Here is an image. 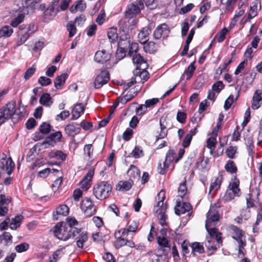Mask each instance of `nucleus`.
Wrapping results in <instances>:
<instances>
[{"instance_id":"1","label":"nucleus","mask_w":262,"mask_h":262,"mask_svg":"<svg viewBox=\"0 0 262 262\" xmlns=\"http://www.w3.org/2000/svg\"><path fill=\"white\" fill-rule=\"evenodd\" d=\"M55 237L60 240L67 241L71 237H75L80 232V229L67 227L63 222L57 223L51 230Z\"/></svg>"},{"instance_id":"2","label":"nucleus","mask_w":262,"mask_h":262,"mask_svg":"<svg viewBox=\"0 0 262 262\" xmlns=\"http://www.w3.org/2000/svg\"><path fill=\"white\" fill-rule=\"evenodd\" d=\"M17 108L15 102H8L0 108V126L11 119L13 123L18 122L19 114L16 112Z\"/></svg>"},{"instance_id":"3","label":"nucleus","mask_w":262,"mask_h":262,"mask_svg":"<svg viewBox=\"0 0 262 262\" xmlns=\"http://www.w3.org/2000/svg\"><path fill=\"white\" fill-rule=\"evenodd\" d=\"M165 199V192L161 191L156 198V203L154 205V210L156 212L160 210L159 212V223L162 226L166 225V216L165 212L166 211L167 206V204H164V201Z\"/></svg>"},{"instance_id":"4","label":"nucleus","mask_w":262,"mask_h":262,"mask_svg":"<svg viewBox=\"0 0 262 262\" xmlns=\"http://www.w3.org/2000/svg\"><path fill=\"white\" fill-rule=\"evenodd\" d=\"M112 185L107 181H101L93 187V194L98 200H102L108 198L111 193Z\"/></svg>"},{"instance_id":"5","label":"nucleus","mask_w":262,"mask_h":262,"mask_svg":"<svg viewBox=\"0 0 262 262\" xmlns=\"http://www.w3.org/2000/svg\"><path fill=\"white\" fill-rule=\"evenodd\" d=\"M144 7L142 0H136L135 4L132 3L127 6L124 13L125 17L129 19L134 18L137 14L140 13L141 10Z\"/></svg>"},{"instance_id":"6","label":"nucleus","mask_w":262,"mask_h":262,"mask_svg":"<svg viewBox=\"0 0 262 262\" xmlns=\"http://www.w3.org/2000/svg\"><path fill=\"white\" fill-rule=\"evenodd\" d=\"M80 207L87 216H92L96 211V206L93 201L87 197L84 198L81 201Z\"/></svg>"},{"instance_id":"7","label":"nucleus","mask_w":262,"mask_h":262,"mask_svg":"<svg viewBox=\"0 0 262 262\" xmlns=\"http://www.w3.org/2000/svg\"><path fill=\"white\" fill-rule=\"evenodd\" d=\"M206 217L205 227L211 226L212 223L215 225L219 221V213L215 204L210 206Z\"/></svg>"},{"instance_id":"8","label":"nucleus","mask_w":262,"mask_h":262,"mask_svg":"<svg viewBox=\"0 0 262 262\" xmlns=\"http://www.w3.org/2000/svg\"><path fill=\"white\" fill-rule=\"evenodd\" d=\"M157 238L158 247L156 251L159 254H168L171 249L169 241L165 236H159Z\"/></svg>"},{"instance_id":"9","label":"nucleus","mask_w":262,"mask_h":262,"mask_svg":"<svg viewBox=\"0 0 262 262\" xmlns=\"http://www.w3.org/2000/svg\"><path fill=\"white\" fill-rule=\"evenodd\" d=\"M170 32L169 26L165 23L158 25L153 33V37L155 39H160L162 37L165 38Z\"/></svg>"},{"instance_id":"10","label":"nucleus","mask_w":262,"mask_h":262,"mask_svg":"<svg viewBox=\"0 0 262 262\" xmlns=\"http://www.w3.org/2000/svg\"><path fill=\"white\" fill-rule=\"evenodd\" d=\"M110 73L106 70H102L96 76L94 84L95 89H99L110 80Z\"/></svg>"},{"instance_id":"11","label":"nucleus","mask_w":262,"mask_h":262,"mask_svg":"<svg viewBox=\"0 0 262 262\" xmlns=\"http://www.w3.org/2000/svg\"><path fill=\"white\" fill-rule=\"evenodd\" d=\"M94 174V168H91L79 183L80 187L83 190H87L91 186L92 179Z\"/></svg>"},{"instance_id":"12","label":"nucleus","mask_w":262,"mask_h":262,"mask_svg":"<svg viewBox=\"0 0 262 262\" xmlns=\"http://www.w3.org/2000/svg\"><path fill=\"white\" fill-rule=\"evenodd\" d=\"M192 209V206L189 203L177 201L174 207L175 213L177 215L184 214Z\"/></svg>"},{"instance_id":"13","label":"nucleus","mask_w":262,"mask_h":262,"mask_svg":"<svg viewBox=\"0 0 262 262\" xmlns=\"http://www.w3.org/2000/svg\"><path fill=\"white\" fill-rule=\"evenodd\" d=\"M111 57V54L107 52L105 50L98 51L95 53L94 60L100 63H104L108 61Z\"/></svg>"},{"instance_id":"14","label":"nucleus","mask_w":262,"mask_h":262,"mask_svg":"<svg viewBox=\"0 0 262 262\" xmlns=\"http://www.w3.org/2000/svg\"><path fill=\"white\" fill-rule=\"evenodd\" d=\"M210 226H208L207 227H205L206 230L208 232L209 235V237H207V241L209 243H211V239L212 238L215 239L216 242L220 244L222 242V240L221 238V233L218 232V230L217 228L215 227L209 228Z\"/></svg>"},{"instance_id":"15","label":"nucleus","mask_w":262,"mask_h":262,"mask_svg":"<svg viewBox=\"0 0 262 262\" xmlns=\"http://www.w3.org/2000/svg\"><path fill=\"white\" fill-rule=\"evenodd\" d=\"M69 212V207L66 205H61L57 207L55 211L53 213V219L54 221L58 220V215L67 216Z\"/></svg>"},{"instance_id":"16","label":"nucleus","mask_w":262,"mask_h":262,"mask_svg":"<svg viewBox=\"0 0 262 262\" xmlns=\"http://www.w3.org/2000/svg\"><path fill=\"white\" fill-rule=\"evenodd\" d=\"M224 176V171H220L218 176L215 179L213 182H211L210 186L209 193L212 190L216 191L220 188L221 184L223 182Z\"/></svg>"},{"instance_id":"17","label":"nucleus","mask_w":262,"mask_h":262,"mask_svg":"<svg viewBox=\"0 0 262 262\" xmlns=\"http://www.w3.org/2000/svg\"><path fill=\"white\" fill-rule=\"evenodd\" d=\"M69 75L66 73H63L57 76L54 81V86L57 90H61L64 85L66 81L68 79Z\"/></svg>"},{"instance_id":"18","label":"nucleus","mask_w":262,"mask_h":262,"mask_svg":"<svg viewBox=\"0 0 262 262\" xmlns=\"http://www.w3.org/2000/svg\"><path fill=\"white\" fill-rule=\"evenodd\" d=\"M86 8V5L85 2L83 0H79L76 1L70 7V11L72 13H75L78 11L80 12L84 11Z\"/></svg>"},{"instance_id":"19","label":"nucleus","mask_w":262,"mask_h":262,"mask_svg":"<svg viewBox=\"0 0 262 262\" xmlns=\"http://www.w3.org/2000/svg\"><path fill=\"white\" fill-rule=\"evenodd\" d=\"M84 106L82 103H78L75 105L74 108L72 111L71 120H76L79 118L81 113H83Z\"/></svg>"},{"instance_id":"20","label":"nucleus","mask_w":262,"mask_h":262,"mask_svg":"<svg viewBox=\"0 0 262 262\" xmlns=\"http://www.w3.org/2000/svg\"><path fill=\"white\" fill-rule=\"evenodd\" d=\"M232 182L229 185V189L237 194V196L241 195V190L239 189V180L236 176H234L232 179Z\"/></svg>"},{"instance_id":"21","label":"nucleus","mask_w":262,"mask_h":262,"mask_svg":"<svg viewBox=\"0 0 262 262\" xmlns=\"http://www.w3.org/2000/svg\"><path fill=\"white\" fill-rule=\"evenodd\" d=\"M165 121V119L163 118H161L160 119L161 130L159 134L156 136V141H158L160 139L165 138L167 135L168 130L166 129V126L164 124Z\"/></svg>"},{"instance_id":"22","label":"nucleus","mask_w":262,"mask_h":262,"mask_svg":"<svg viewBox=\"0 0 262 262\" xmlns=\"http://www.w3.org/2000/svg\"><path fill=\"white\" fill-rule=\"evenodd\" d=\"M80 129V125L74 123L68 124L65 127V132L68 135L77 134Z\"/></svg>"},{"instance_id":"23","label":"nucleus","mask_w":262,"mask_h":262,"mask_svg":"<svg viewBox=\"0 0 262 262\" xmlns=\"http://www.w3.org/2000/svg\"><path fill=\"white\" fill-rule=\"evenodd\" d=\"M127 174L130 178L129 180L133 182L132 179L138 180L140 178V171L136 166L131 165L127 170Z\"/></svg>"},{"instance_id":"24","label":"nucleus","mask_w":262,"mask_h":262,"mask_svg":"<svg viewBox=\"0 0 262 262\" xmlns=\"http://www.w3.org/2000/svg\"><path fill=\"white\" fill-rule=\"evenodd\" d=\"M39 103L47 107H50L53 103V100L48 93H43L39 99Z\"/></svg>"},{"instance_id":"25","label":"nucleus","mask_w":262,"mask_h":262,"mask_svg":"<svg viewBox=\"0 0 262 262\" xmlns=\"http://www.w3.org/2000/svg\"><path fill=\"white\" fill-rule=\"evenodd\" d=\"M77 235H78V236L77 237L78 239L76 241V245L78 248H83L84 243L88 239L87 233L86 232H81L80 230V232Z\"/></svg>"},{"instance_id":"26","label":"nucleus","mask_w":262,"mask_h":262,"mask_svg":"<svg viewBox=\"0 0 262 262\" xmlns=\"http://www.w3.org/2000/svg\"><path fill=\"white\" fill-rule=\"evenodd\" d=\"M48 156L50 158H56L58 160L64 161L66 159L67 155L61 150H56L50 152Z\"/></svg>"},{"instance_id":"27","label":"nucleus","mask_w":262,"mask_h":262,"mask_svg":"<svg viewBox=\"0 0 262 262\" xmlns=\"http://www.w3.org/2000/svg\"><path fill=\"white\" fill-rule=\"evenodd\" d=\"M225 169L231 174H236L237 171V167L235 162L232 160H228L225 165Z\"/></svg>"},{"instance_id":"28","label":"nucleus","mask_w":262,"mask_h":262,"mask_svg":"<svg viewBox=\"0 0 262 262\" xmlns=\"http://www.w3.org/2000/svg\"><path fill=\"white\" fill-rule=\"evenodd\" d=\"M132 183L130 180L119 182L117 185V189L119 191H127L132 187Z\"/></svg>"},{"instance_id":"29","label":"nucleus","mask_w":262,"mask_h":262,"mask_svg":"<svg viewBox=\"0 0 262 262\" xmlns=\"http://www.w3.org/2000/svg\"><path fill=\"white\" fill-rule=\"evenodd\" d=\"M149 34L150 33L149 31L145 30L144 28H143L138 36L140 42L145 45L148 40V36Z\"/></svg>"},{"instance_id":"30","label":"nucleus","mask_w":262,"mask_h":262,"mask_svg":"<svg viewBox=\"0 0 262 262\" xmlns=\"http://www.w3.org/2000/svg\"><path fill=\"white\" fill-rule=\"evenodd\" d=\"M137 94V91H133L132 89L129 90L127 93L123 97H120V103L124 104L127 102L131 100Z\"/></svg>"},{"instance_id":"31","label":"nucleus","mask_w":262,"mask_h":262,"mask_svg":"<svg viewBox=\"0 0 262 262\" xmlns=\"http://www.w3.org/2000/svg\"><path fill=\"white\" fill-rule=\"evenodd\" d=\"M107 37L111 42H116L118 37L117 28L114 27L110 28L107 31Z\"/></svg>"},{"instance_id":"32","label":"nucleus","mask_w":262,"mask_h":262,"mask_svg":"<svg viewBox=\"0 0 262 262\" xmlns=\"http://www.w3.org/2000/svg\"><path fill=\"white\" fill-rule=\"evenodd\" d=\"M13 32V29L9 26H5L0 29V38L10 37Z\"/></svg>"},{"instance_id":"33","label":"nucleus","mask_w":262,"mask_h":262,"mask_svg":"<svg viewBox=\"0 0 262 262\" xmlns=\"http://www.w3.org/2000/svg\"><path fill=\"white\" fill-rule=\"evenodd\" d=\"M23 219V216L21 215H17L15 217L12 219L11 223V229L15 230L20 226L21 220Z\"/></svg>"},{"instance_id":"34","label":"nucleus","mask_w":262,"mask_h":262,"mask_svg":"<svg viewBox=\"0 0 262 262\" xmlns=\"http://www.w3.org/2000/svg\"><path fill=\"white\" fill-rule=\"evenodd\" d=\"M258 3V2L257 1H255L252 3L249 11L248 16V18L249 20H250L251 19L254 18L255 16L257 15Z\"/></svg>"},{"instance_id":"35","label":"nucleus","mask_w":262,"mask_h":262,"mask_svg":"<svg viewBox=\"0 0 262 262\" xmlns=\"http://www.w3.org/2000/svg\"><path fill=\"white\" fill-rule=\"evenodd\" d=\"M175 155L176 152L174 150L169 149L166 154L165 159L164 162L170 166V164L172 163L176 159L174 157Z\"/></svg>"},{"instance_id":"36","label":"nucleus","mask_w":262,"mask_h":262,"mask_svg":"<svg viewBox=\"0 0 262 262\" xmlns=\"http://www.w3.org/2000/svg\"><path fill=\"white\" fill-rule=\"evenodd\" d=\"M133 55V62L136 64L137 67H140L142 63H146V60L144 57L139 53H136Z\"/></svg>"},{"instance_id":"37","label":"nucleus","mask_w":262,"mask_h":262,"mask_svg":"<svg viewBox=\"0 0 262 262\" xmlns=\"http://www.w3.org/2000/svg\"><path fill=\"white\" fill-rule=\"evenodd\" d=\"M143 50L146 53H154L157 51V46L155 42L151 41L143 47Z\"/></svg>"},{"instance_id":"38","label":"nucleus","mask_w":262,"mask_h":262,"mask_svg":"<svg viewBox=\"0 0 262 262\" xmlns=\"http://www.w3.org/2000/svg\"><path fill=\"white\" fill-rule=\"evenodd\" d=\"M195 69V62H192L189 65L184 71V73L186 75V80H189L191 78Z\"/></svg>"},{"instance_id":"39","label":"nucleus","mask_w":262,"mask_h":262,"mask_svg":"<svg viewBox=\"0 0 262 262\" xmlns=\"http://www.w3.org/2000/svg\"><path fill=\"white\" fill-rule=\"evenodd\" d=\"M15 164L11 158L6 159L5 170L8 174L10 175L14 168Z\"/></svg>"},{"instance_id":"40","label":"nucleus","mask_w":262,"mask_h":262,"mask_svg":"<svg viewBox=\"0 0 262 262\" xmlns=\"http://www.w3.org/2000/svg\"><path fill=\"white\" fill-rule=\"evenodd\" d=\"M143 151L141 147L139 146H136L132 152L130 153V156H129L128 157L132 156L136 159H138L143 156Z\"/></svg>"},{"instance_id":"41","label":"nucleus","mask_w":262,"mask_h":262,"mask_svg":"<svg viewBox=\"0 0 262 262\" xmlns=\"http://www.w3.org/2000/svg\"><path fill=\"white\" fill-rule=\"evenodd\" d=\"M192 253L194 254L195 252L199 253H203L204 252V248L203 245H201L200 243L194 242L191 245Z\"/></svg>"},{"instance_id":"42","label":"nucleus","mask_w":262,"mask_h":262,"mask_svg":"<svg viewBox=\"0 0 262 262\" xmlns=\"http://www.w3.org/2000/svg\"><path fill=\"white\" fill-rule=\"evenodd\" d=\"M67 29L69 32V37H72L76 33L77 31V29L76 26L74 25V23L70 21L67 25Z\"/></svg>"},{"instance_id":"43","label":"nucleus","mask_w":262,"mask_h":262,"mask_svg":"<svg viewBox=\"0 0 262 262\" xmlns=\"http://www.w3.org/2000/svg\"><path fill=\"white\" fill-rule=\"evenodd\" d=\"M207 164L208 160H206L205 161H204V158L200 157L197 160L196 166L199 170H204L206 169Z\"/></svg>"},{"instance_id":"44","label":"nucleus","mask_w":262,"mask_h":262,"mask_svg":"<svg viewBox=\"0 0 262 262\" xmlns=\"http://www.w3.org/2000/svg\"><path fill=\"white\" fill-rule=\"evenodd\" d=\"M52 138L48 136L46 137L45 140L41 143L45 148H49L50 147H54L56 144L55 141H53Z\"/></svg>"},{"instance_id":"45","label":"nucleus","mask_w":262,"mask_h":262,"mask_svg":"<svg viewBox=\"0 0 262 262\" xmlns=\"http://www.w3.org/2000/svg\"><path fill=\"white\" fill-rule=\"evenodd\" d=\"M25 16L24 14H20L15 17L11 21L10 25L13 27H16L19 24L23 21Z\"/></svg>"},{"instance_id":"46","label":"nucleus","mask_w":262,"mask_h":262,"mask_svg":"<svg viewBox=\"0 0 262 262\" xmlns=\"http://www.w3.org/2000/svg\"><path fill=\"white\" fill-rule=\"evenodd\" d=\"M237 147L230 146L227 148L226 153L228 158L230 159L235 158V155L237 152Z\"/></svg>"},{"instance_id":"47","label":"nucleus","mask_w":262,"mask_h":262,"mask_svg":"<svg viewBox=\"0 0 262 262\" xmlns=\"http://www.w3.org/2000/svg\"><path fill=\"white\" fill-rule=\"evenodd\" d=\"M237 0H227L225 3L221 0V4L225 5V12L229 11L233 9V6L235 4Z\"/></svg>"},{"instance_id":"48","label":"nucleus","mask_w":262,"mask_h":262,"mask_svg":"<svg viewBox=\"0 0 262 262\" xmlns=\"http://www.w3.org/2000/svg\"><path fill=\"white\" fill-rule=\"evenodd\" d=\"M39 131L42 134H48L51 131V125L46 122H43L39 127Z\"/></svg>"},{"instance_id":"49","label":"nucleus","mask_w":262,"mask_h":262,"mask_svg":"<svg viewBox=\"0 0 262 262\" xmlns=\"http://www.w3.org/2000/svg\"><path fill=\"white\" fill-rule=\"evenodd\" d=\"M225 85L222 81H218L212 85V90L219 93L224 88Z\"/></svg>"},{"instance_id":"50","label":"nucleus","mask_w":262,"mask_h":262,"mask_svg":"<svg viewBox=\"0 0 262 262\" xmlns=\"http://www.w3.org/2000/svg\"><path fill=\"white\" fill-rule=\"evenodd\" d=\"M231 229L234 232L235 235L232 236V237L234 239H237L238 237H242L243 236V231L240 229L239 228L235 226H232L231 227Z\"/></svg>"},{"instance_id":"51","label":"nucleus","mask_w":262,"mask_h":262,"mask_svg":"<svg viewBox=\"0 0 262 262\" xmlns=\"http://www.w3.org/2000/svg\"><path fill=\"white\" fill-rule=\"evenodd\" d=\"M38 82L42 86H48L52 83V80L49 78L45 76H40L38 80Z\"/></svg>"},{"instance_id":"52","label":"nucleus","mask_w":262,"mask_h":262,"mask_svg":"<svg viewBox=\"0 0 262 262\" xmlns=\"http://www.w3.org/2000/svg\"><path fill=\"white\" fill-rule=\"evenodd\" d=\"M29 248V245L27 243H23L16 246L15 249L17 252L21 253L26 251Z\"/></svg>"},{"instance_id":"53","label":"nucleus","mask_w":262,"mask_h":262,"mask_svg":"<svg viewBox=\"0 0 262 262\" xmlns=\"http://www.w3.org/2000/svg\"><path fill=\"white\" fill-rule=\"evenodd\" d=\"M235 196H237V194H236V193H235L233 191L228 189L225 192L224 199L225 201L229 202L233 200Z\"/></svg>"},{"instance_id":"54","label":"nucleus","mask_w":262,"mask_h":262,"mask_svg":"<svg viewBox=\"0 0 262 262\" xmlns=\"http://www.w3.org/2000/svg\"><path fill=\"white\" fill-rule=\"evenodd\" d=\"M40 0H25L24 5L27 9L33 10L35 8V6L38 3Z\"/></svg>"},{"instance_id":"55","label":"nucleus","mask_w":262,"mask_h":262,"mask_svg":"<svg viewBox=\"0 0 262 262\" xmlns=\"http://www.w3.org/2000/svg\"><path fill=\"white\" fill-rule=\"evenodd\" d=\"M36 68L33 66L28 68L24 73V79L26 80L29 79L34 74Z\"/></svg>"},{"instance_id":"56","label":"nucleus","mask_w":262,"mask_h":262,"mask_svg":"<svg viewBox=\"0 0 262 262\" xmlns=\"http://www.w3.org/2000/svg\"><path fill=\"white\" fill-rule=\"evenodd\" d=\"M117 240L115 244V246L116 249H119L123 246L126 245V239L121 237L120 236H117Z\"/></svg>"},{"instance_id":"57","label":"nucleus","mask_w":262,"mask_h":262,"mask_svg":"<svg viewBox=\"0 0 262 262\" xmlns=\"http://www.w3.org/2000/svg\"><path fill=\"white\" fill-rule=\"evenodd\" d=\"M187 187H186V181H185L180 184V185L179 187V189H178L179 196L181 198H183L185 196L186 192L187 191Z\"/></svg>"},{"instance_id":"58","label":"nucleus","mask_w":262,"mask_h":262,"mask_svg":"<svg viewBox=\"0 0 262 262\" xmlns=\"http://www.w3.org/2000/svg\"><path fill=\"white\" fill-rule=\"evenodd\" d=\"M187 118V114L183 112L178 111L177 115V121L181 123H184Z\"/></svg>"},{"instance_id":"59","label":"nucleus","mask_w":262,"mask_h":262,"mask_svg":"<svg viewBox=\"0 0 262 262\" xmlns=\"http://www.w3.org/2000/svg\"><path fill=\"white\" fill-rule=\"evenodd\" d=\"M248 63V60L247 59H245L244 61L241 62L236 68L235 72V75H238L246 67Z\"/></svg>"},{"instance_id":"60","label":"nucleus","mask_w":262,"mask_h":262,"mask_svg":"<svg viewBox=\"0 0 262 262\" xmlns=\"http://www.w3.org/2000/svg\"><path fill=\"white\" fill-rule=\"evenodd\" d=\"M133 134V130L130 128H127L123 133L122 138L125 141H129Z\"/></svg>"},{"instance_id":"61","label":"nucleus","mask_w":262,"mask_h":262,"mask_svg":"<svg viewBox=\"0 0 262 262\" xmlns=\"http://www.w3.org/2000/svg\"><path fill=\"white\" fill-rule=\"evenodd\" d=\"M12 236L8 232H4L2 235H0V242L5 240L7 243H12Z\"/></svg>"},{"instance_id":"62","label":"nucleus","mask_w":262,"mask_h":262,"mask_svg":"<svg viewBox=\"0 0 262 262\" xmlns=\"http://www.w3.org/2000/svg\"><path fill=\"white\" fill-rule=\"evenodd\" d=\"M67 223H63L67 227L75 228L74 226L78 225V221L75 218H67Z\"/></svg>"},{"instance_id":"63","label":"nucleus","mask_w":262,"mask_h":262,"mask_svg":"<svg viewBox=\"0 0 262 262\" xmlns=\"http://www.w3.org/2000/svg\"><path fill=\"white\" fill-rule=\"evenodd\" d=\"M49 136L51 138H52V139H54L53 141H55L56 143L57 142H60L62 137V134L60 131L52 133Z\"/></svg>"},{"instance_id":"64","label":"nucleus","mask_w":262,"mask_h":262,"mask_svg":"<svg viewBox=\"0 0 262 262\" xmlns=\"http://www.w3.org/2000/svg\"><path fill=\"white\" fill-rule=\"evenodd\" d=\"M233 98L234 96L233 95H230L225 100L224 107L226 111L229 110L233 102Z\"/></svg>"}]
</instances>
